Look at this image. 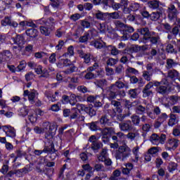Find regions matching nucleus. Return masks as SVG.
<instances>
[{"label": "nucleus", "instance_id": "f257e3e1", "mask_svg": "<svg viewBox=\"0 0 180 180\" xmlns=\"http://www.w3.org/2000/svg\"><path fill=\"white\" fill-rule=\"evenodd\" d=\"M153 86L155 87L156 94L162 96L167 95L169 92L168 86H169V82L167 78L162 79L160 82L153 81L148 82L142 90L143 98H150V96L154 95V92L151 90Z\"/></svg>", "mask_w": 180, "mask_h": 180}, {"label": "nucleus", "instance_id": "f03ea898", "mask_svg": "<svg viewBox=\"0 0 180 180\" xmlns=\"http://www.w3.org/2000/svg\"><path fill=\"white\" fill-rule=\"evenodd\" d=\"M129 89V84L124 83L123 82L118 80L115 84H111L105 89V96L108 99H116L117 96L124 98L126 96V91L123 89Z\"/></svg>", "mask_w": 180, "mask_h": 180}, {"label": "nucleus", "instance_id": "7ed1b4c3", "mask_svg": "<svg viewBox=\"0 0 180 180\" xmlns=\"http://www.w3.org/2000/svg\"><path fill=\"white\" fill-rule=\"evenodd\" d=\"M131 155V149L127 145L120 146L115 150V157L120 161H126Z\"/></svg>", "mask_w": 180, "mask_h": 180}, {"label": "nucleus", "instance_id": "20e7f679", "mask_svg": "<svg viewBox=\"0 0 180 180\" xmlns=\"http://www.w3.org/2000/svg\"><path fill=\"white\" fill-rule=\"evenodd\" d=\"M57 21L53 17H49L46 18V26H41L39 30L41 34L44 36H50L51 32L56 29V24Z\"/></svg>", "mask_w": 180, "mask_h": 180}, {"label": "nucleus", "instance_id": "39448f33", "mask_svg": "<svg viewBox=\"0 0 180 180\" xmlns=\"http://www.w3.org/2000/svg\"><path fill=\"white\" fill-rule=\"evenodd\" d=\"M137 32L143 36V37L140 39V41L141 43H143L144 44L148 43V38L151 34H155V32L150 31V29L147 27L139 28L137 30Z\"/></svg>", "mask_w": 180, "mask_h": 180}, {"label": "nucleus", "instance_id": "423d86ee", "mask_svg": "<svg viewBox=\"0 0 180 180\" xmlns=\"http://www.w3.org/2000/svg\"><path fill=\"white\" fill-rule=\"evenodd\" d=\"M119 127L121 131H123L124 133H127L128 131H134V130H136V128L134 126H133V123L129 120L120 122L119 124Z\"/></svg>", "mask_w": 180, "mask_h": 180}, {"label": "nucleus", "instance_id": "0eeeda50", "mask_svg": "<svg viewBox=\"0 0 180 180\" xmlns=\"http://www.w3.org/2000/svg\"><path fill=\"white\" fill-rule=\"evenodd\" d=\"M166 139L167 136L164 134H160V136L157 134H153L150 136V141L154 146H158V144H164Z\"/></svg>", "mask_w": 180, "mask_h": 180}, {"label": "nucleus", "instance_id": "6e6552de", "mask_svg": "<svg viewBox=\"0 0 180 180\" xmlns=\"http://www.w3.org/2000/svg\"><path fill=\"white\" fill-rule=\"evenodd\" d=\"M77 109H80L81 110H84L86 113L89 115L90 117H93V116L96 115V110L94 108V107L89 105V106H86L84 104H77Z\"/></svg>", "mask_w": 180, "mask_h": 180}, {"label": "nucleus", "instance_id": "1a4fd4ad", "mask_svg": "<svg viewBox=\"0 0 180 180\" xmlns=\"http://www.w3.org/2000/svg\"><path fill=\"white\" fill-rule=\"evenodd\" d=\"M12 58V53L9 50H4L0 52V64L8 63Z\"/></svg>", "mask_w": 180, "mask_h": 180}, {"label": "nucleus", "instance_id": "9d476101", "mask_svg": "<svg viewBox=\"0 0 180 180\" xmlns=\"http://www.w3.org/2000/svg\"><path fill=\"white\" fill-rule=\"evenodd\" d=\"M1 26H10L11 27H18V24L16 21H13L12 20V17L11 16H6L3 20L1 21Z\"/></svg>", "mask_w": 180, "mask_h": 180}, {"label": "nucleus", "instance_id": "9b49d317", "mask_svg": "<svg viewBox=\"0 0 180 180\" xmlns=\"http://www.w3.org/2000/svg\"><path fill=\"white\" fill-rule=\"evenodd\" d=\"M98 122L103 127H105V126H110L112 124V122H110V119H109V115L104 114L101 115Z\"/></svg>", "mask_w": 180, "mask_h": 180}, {"label": "nucleus", "instance_id": "f8f14e48", "mask_svg": "<svg viewBox=\"0 0 180 180\" xmlns=\"http://www.w3.org/2000/svg\"><path fill=\"white\" fill-rule=\"evenodd\" d=\"M148 41H150L152 46H158V44L161 43V38H160V35L155 32V34H151V36L148 38Z\"/></svg>", "mask_w": 180, "mask_h": 180}, {"label": "nucleus", "instance_id": "ddd939ff", "mask_svg": "<svg viewBox=\"0 0 180 180\" xmlns=\"http://www.w3.org/2000/svg\"><path fill=\"white\" fill-rule=\"evenodd\" d=\"M36 94L37 95V91L36 90H32L29 91V90L24 91L23 96H28V100L30 103L33 105L34 103V98H36Z\"/></svg>", "mask_w": 180, "mask_h": 180}, {"label": "nucleus", "instance_id": "4468645a", "mask_svg": "<svg viewBox=\"0 0 180 180\" xmlns=\"http://www.w3.org/2000/svg\"><path fill=\"white\" fill-rule=\"evenodd\" d=\"M12 40L14 44H17L18 47H22L25 44V37H23V35L18 34L16 37H13Z\"/></svg>", "mask_w": 180, "mask_h": 180}, {"label": "nucleus", "instance_id": "2eb2a0df", "mask_svg": "<svg viewBox=\"0 0 180 180\" xmlns=\"http://www.w3.org/2000/svg\"><path fill=\"white\" fill-rule=\"evenodd\" d=\"M94 16L98 20H105V22H108V13H103L98 10L96 11Z\"/></svg>", "mask_w": 180, "mask_h": 180}, {"label": "nucleus", "instance_id": "dca6fc26", "mask_svg": "<svg viewBox=\"0 0 180 180\" xmlns=\"http://www.w3.org/2000/svg\"><path fill=\"white\" fill-rule=\"evenodd\" d=\"M164 12V8H160V11H157L156 12H153L150 13V20L156 21L161 18V15H162V13Z\"/></svg>", "mask_w": 180, "mask_h": 180}, {"label": "nucleus", "instance_id": "f3484780", "mask_svg": "<svg viewBox=\"0 0 180 180\" xmlns=\"http://www.w3.org/2000/svg\"><path fill=\"white\" fill-rule=\"evenodd\" d=\"M108 100L110 101V105L112 106H114L117 113H122V112H123V110L122 109V103H120V101H117L113 99H111V100L108 99Z\"/></svg>", "mask_w": 180, "mask_h": 180}, {"label": "nucleus", "instance_id": "a211bd4d", "mask_svg": "<svg viewBox=\"0 0 180 180\" xmlns=\"http://www.w3.org/2000/svg\"><path fill=\"white\" fill-rule=\"evenodd\" d=\"M4 131H5L6 136L8 137H15L16 136V131H15V129L12 127H8V126H4Z\"/></svg>", "mask_w": 180, "mask_h": 180}, {"label": "nucleus", "instance_id": "6ab92c4d", "mask_svg": "<svg viewBox=\"0 0 180 180\" xmlns=\"http://www.w3.org/2000/svg\"><path fill=\"white\" fill-rule=\"evenodd\" d=\"M25 33L27 36H29V37H31V39H36V37L39 36V31L34 28L27 29L25 31Z\"/></svg>", "mask_w": 180, "mask_h": 180}, {"label": "nucleus", "instance_id": "aec40b11", "mask_svg": "<svg viewBox=\"0 0 180 180\" xmlns=\"http://www.w3.org/2000/svg\"><path fill=\"white\" fill-rule=\"evenodd\" d=\"M148 6L150 9H156L157 11H160V8H162L160 6V1L157 0L149 1L148 2Z\"/></svg>", "mask_w": 180, "mask_h": 180}, {"label": "nucleus", "instance_id": "412c9836", "mask_svg": "<svg viewBox=\"0 0 180 180\" xmlns=\"http://www.w3.org/2000/svg\"><path fill=\"white\" fill-rule=\"evenodd\" d=\"M169 119L167 122L168 126L170 127H174L175 124H178V119H176V115L174 114L171 113L169 116Z\"/></svg>", "mask_w": 180, "mask_h": 180}, {"label": "nucleus", "instance_id": "4be33fe9", "mask_svg": "<svg viewBox=\"0 0 180 180\" xmlns=\"http://www.w3.org/2000/svg\"><path fill=\"white\" fill-rule=\"evenodd\" d=\"M167 77L173 80L178 79L179 78V72L175 69L170 70L167 72Z\"/></svg>", "mask_w": 180, "mask_h": 180}, {"label": "nucleus", "instance_id": "5701e85b", "mask_svg": "<svg viewBox=\"0 0 180 180\" xmlns=\"http://www.w3.org/2000/svg\"><path fill=\"white\" fill-rule=\"evenodd\" d=\"M98 124L99 122L98 121H95L86 124V126L91 130V131H98V130L101 129L100 127L98 126Z\"/></svg>", "mask_w": 180, "mask_h": 180}, {"label": "nucleus", "instance_id": "b1692460", "mask_svg": "<svg viewBox=\"0 0 180 180\" xmlns=\"http://www.w3.org/2000/svg\"><path fill=\"white\" fill-rule=\"evenodd\" d=\"M179 63L174 60V59L168 58L166 60V68L167 70H171V68H174V67H176L178 65Z\"/></svg>", "mask_w": 180, "mask_h": 180}, {"label": "nucleus", "instance_id": "393cba45", "mask_svg": "<svg viewBox=\"0 0 180 180\" xmlns=\"http://www.w3.org/2000/svg\"><path fill=\"white\" fill-rule=\"evenodd\" d=\"M102 147H103V144L99 141L94 142V143H91V148L94 153H98V151H99Z\"/></svg>", "mask_w": 180, "mask_h": 180}, {"label": "nucleus", "instance_id": "a878e982", "mask_svg": "<svg viewBox=\"0 0 180 180\" xmlns=\"http://www.w3.org/2000/svg\"><path fill=\"white\" fill-rule=\"evenodd\" d=\"M57 131V124H52L49 125V134H46L45 135L46 139H47L49 137V136H56V133Z\"/></svg>", "mask_w": 180, "mask_h": 180}, {"label": "nucleus", "instance_id": "bb28decb", "mask_svg": "<svg viewBox=\"0 0 180 180\" xmlns=\"http://www.w3.org/2000/svg\"><path fill=\"white\" fill-rule=\"evenodd\" d=\"M108 157V149L103 148L101 152L97 155L98 161H103Z\"/></svg>", "mask_w": 180, "mask_h": 180}, {"label": "nucleus", "instance_id": "cd10ccee", "mask_svg": "<svg viewBox=\"0 0 180 180\" xmlns=\"http://www.w3.org/2000/svg\"><path fill=\"white\" fill-rule=\"evenodd\" d=\"M91 45L94 46L96 49H103L106 46V43L102 42L99 40H94L91 42Z\"/></svg>", "mask_w": 180, "mask_h": 180}, {"label": "nucleus", "instance_id": "c85d7f7f", "mask_svg": "<svg viewBox=\"0 0 180 180\" xmlns=\"http://www.w3.org/2000/svg\"><path fill=\"white\" fill-rule=\"evenodd\" d=\"M99 131H101L102 136H110V134H112V131H113V128L112 127L100 128Z\"/></svg>", "mask_w": 180, "mask_h": 180}, {"label": "nucleus", "instance_id": "c756f323", "mask_svg": "<svg viewBox=\"0 0 180 180\" xmlns=\"http://www.w3.org/2000/svg\"><path fill=\"white\" fill-rule=\"evenodd\" d=\"M128 131L127 134H126V137L128 139V140H130L131 141H134V140H136V137H139V134L137 131Z\"/></svg>", "mask_w": 180, "mask_h": 180}, {"label": "nucleus", "instance_id": "7c9ffc66", "mask_svg": "<svg viewBox=\"0 0 180 180\" xmlns=\"http://www.w3.org/2000/svg\"><path fill=\"white\" fill-rule=\"evenodd\" d=\"M94 85H96L98 88H103L108 85V80L105 79H98L94 82Z\"/></svg>", "mask_w": 180, "mask_h": 180}, {"label": "nucleus", "instance_id": "2f4dec72", "mask_svg": "<svg viewBox=\"0 0 180 180\" xmlns=\"http://www.w3.org/2000/svg\"><path fill=\"white\" fill-rule=\"evenodd\" d=\"M142 77L145 79V81H147L148 82H151V78H153V73L143 70L142 72Z\"/></svg>", "mask_w": 180, "mask_h": 180}, {"label": "nucleus", "instance_id": "473e14b6", "mask_svg": "<svg viewBox=\"0 0 180 180\" xmlns=\"http://www.w3.org/2000/svg\"><path fill=\"white\" fill-rule=\"evenodd\" d=\"M51 4L50 5L53 8H56V9H58V8L63 6V0H50Z\"/></svg>", "mask_w": 180, "mask_h": 180}, {"label": "nucleus", "instance_id": "72a5a7b5", "mask_svg": "<svg viewBox=\"0 0 180 180\" xmlns=\"http://www.w3.org/2000/svg\"><path fill=\"white\" fill-rule=\"evenodd\" d=\"M120 15L117 11L113 13H107V21L110 20L111 19H119Z\"/></svg>", "mask_w": 180, "mask_h": 180}, {"label": "nucleus", "instance_id": "f704fd0d", "mask_svg": "<svg viewBox=\"0 0 180 180\" xmlns=\"http://www.w3.org/2000/svg\"><path fill=\"white\" fill-rule=\"evenodd\" d=\"M137 89H131L128 91V95L131 99H137L139 94H137Z\"/></svg>", "mask_w": 180, "mask_h": 180}, {"label": "nucleus", "instance_id": "c9c22d12", "mask_svg": "<svg viewBox=\"0 0 180 180\" xmlns=\"http://www.w3.org/2000/svg\"><path fill=\"white\" fill-rule=\"evenodd\" d=\"M1 1L0 0V11H5L7 6L12 4V0Z\"/></svg>", "mask_w": 180, "mask_h": 180}, {"label": "nucleus", "instance_id": "e433bc0d", "mask_svg": "<svg viewBox=\"0 0 180 180\" xmlns=\"http://www.w3.org/2000/svg\"><path fill=\"white\" fill-rule=\"evenodd\" d=\"M77 110H81V109H78V107L76 104V108H73L71 109V115L70 116V120H72L74 119H77L78 117V112Z\"/></svg>", "mask_w": 180, "mask_h": 180}, {"label": "nucleus", "instance_id": "4c0bfd02", "mask_svg": "<svg viewBox=\"0 0 180 180\" xmlns=\"http://www.w3.org/2000/svg\"><path fill=\"white\" fill-rule=\"evenodd\" d=\"M131 175L133 178H138L139 179H141V178H143L141 172H140V170L137 167L134 168L133 172H131Z\"/></svg>", "mask_w": 180, "mask_h": 180}, {"label": "nucleus", "instance_id": "58836bf2", "mask_svg": "<svg viewBox=\"0 0 180 180\" xmlns=\"http://www.w3.org/2000/svg\"><path fill=\"white\" fill-rule=\"evenodd\" d=\"M115 72L117 75H122V74L124 73V67H123V65L120 64L118 65L115 66Z\"/></svg>", "mask_w": 180, "mask_h": 180}, {"label": "nucleus", "instance_id": "ea45409f", "mask_svg": "<svg viewBox=\"0 0 180 180\" xmlns=\"http://www.w3.org/2000/svg\"><path fill=\"white\" fill-rule=\"evenodd\" d=\"M160 151L159 147H153L148 149V153L152 156L155 157L158 155V153Z\"/></svg>", "mask_w": 180, "mask_h": 180}, {"label": "nucleus", "instance_id": "a19ab883", "mask_svg": "<svg viewBox=\"0 0 180 180\" xmlns=\"http://www.w3.org/2000/svg\"><path fill=\"white\" fill-rule=\"evenodd\" d=\"M43 151L44 153H49L51 154L53 151H57V150L54 148V143H51L49 146H45Z\"/></svg>", "mask_w": 180, "mask_h": 180}, {"label": "nucleus", "instance_id": "79ce46f5", "mask_svg": "<svg viewBox=\"0 0 180 180\" xmlns=\"http://www.w3.org/2000/svg\"><path fill=\"white\" fill-rule=\"evenodd\" d=\"M44 95L46 98H48V99H49V101H51V102H56V101H57V97L53 96L51 91H46Z\"/></svg>", "mask_w": 180, "mask_h": 180}, {"label": "nucleus", "instance_id": "37998d69", "mask_svg": "<svg viewBox=\"0 0 180 180\" xmlns=\"http://www.w3.org/2000/svg\"><path fill=\"white\" fill-rule=\"evenodd\" d=\"M136 113L137 115H144L146 113V107L139 105L136 107Z\"/></svg>", "mask_w": 180, "mask_h": 180}, {"label": "nucleus", "instance_id": "c03bdc74", "mask_svg": "<svg viewBox=\"0 0 180 180\" xmlns=\"http://www.w3.org/2000/svg\"><path fill=\"white\" fill-rule=\"evenodd\" d=\"M131 122L134 126H139L140 124V117L137 115H134L131 117Z\"/></svg>", "mask_w": 180, "mask_h": 180}, {"label": "nucleus", "instance_id": "a18cd8bd", "mask_svg": "<svg viewBox=\"0 0 180 180\" xmlns=\"http://www.w3.org/2000/svg\"><path fill=\"white\" fill-rule=\"evenodd\" d=\"M109 7L112 8L114 11H119V9L122 8V4H120V3L115 2V0H112Z\"/></svg>", "mask_w": 180, "mask_h": 180}, {"label": "nucleus", "instance_id": "49530a36", "mask_svg": "<svg viewBox=\"0 0 180 180\" xmlns=\"http://www.w3.org/2000/svg\"><path fill=\"white\" fill-rule=\"evenodd\" d=\"M179 141L176 139H172L168 141V144L172 147V148H176L178 147V143Z\"/></svg>", "mask_w": 180, "mask_h": 180}, {"label": "nucleus", "instance_id": "de8ad7c7", "mask_svg": "<svg viewBox=\"0 0 180 180\" xmlns=\"http://www.w3.org/2000/svg\"><path fill=\"white\" fill-rule=\"evenodd\" d=\"M176 168H178V164H176L174 162H170L167 167V169H168L169 172H174V171H175V169H176Z\"/></svg>", "mask_w": 180, "mask_h": 180}, {"label": "nucleus", "instance_id": "09e8293b", "mask_svg": "<svg viewBox=\"0 0 180 180\" xmlns=\"http://www.w3.org/2000/svg\"><path fill=\"white\" fill-rule=\"evenodd\" d=\"M89 39V33L85 32L83 36L79 38V43H87Z\"/></svg>", "mask_w": 180, "mask_h": 180}, {"label": "nucleus", "instance_id": "8fccbe9b", "mask_svg": "<svg viewBox=\"0 0 180 180\" xmlns=\"http://www.w3.org/2000/svg\"><path fill=\"white\" fill-rule=\"evenodd\" d=\"M139 150H140L139 146H136L132 149V153L135 155V160H133L134 162L139 161Z\"/></svg>", "mask_w": 180, "mask_h": 180}, {"label": "nucleus", "instance_id": "3c124183", "mask_svg": "<svg viewBox=\"0 0 180 180\" xmlns=\"http://www.w3.org/2000/svg\"><path fill=\"white\" fill-rule=\"evenodd\" d=\"M118 61H119V60H117V59H115L113 58H110L107 60L106 64H107V65H109L110 67H113V65H116V64H117Z\"/></svg>", "mask_w": 180, "mask_h": 180}, {"label": "nucleus", "instance_id": "603ef678", "mask_svg": "<svg viewBox=\"0 0 180 180\" xmlns=\"http://www.w3.org/2000/svg\"><path fill=\"white\" fill-rule=\"evenodd\" d=\"M168 119V115L167 113L163 112L158 117L157 120L160 122V123H164Z\"/></svg>", "mask_w": 180, "mask_h": 180}, {"label": "nucleus", "instance_id": "864d4df0", "mask_svg": "<svg viewBox=\"0 0 180 180\" xmlns=\"http://www.w3.org/2000/svg\"><path fill=\"white\" fill-rule=\"evenodd\" d=\"M167 53H170L172 54L173 53H176V50L174 48V45L172 44H168L166 46Z\"/></svg>", "mask_w": 180, "mask_h": 180}, {"label": "nucleus", "instance_id": "5fc2aeb1", "mask_svg": "<svg viewBox=\"0 0 180 180\" xmlns=\"http://www.w3.org/2000/svg\"><path fill=\"white\" fill-rule=\"evenodd\" d=\"M29 113V109H27V107H22L20 109L19 115L20 116H27Z\"/></svg>", "mask_w": 180, "mask_h": 180}, {"label": "nucleus", "instance_id": "6e6d98bb", "mask_svg": "<svg viewBox=\"0 0 180 180\" xmlns=\"http://www.w3.org/2000/svg\"><path fill=\"white\" fill-rule=\"evenodd\" d=\"M97 27L100 33H106V25L105 23H98Z\"/></svg>", "mask_w": 180, "mask_h": 180}, {"label": "nucleus", "instance_id": "4d7b16f0", "mask_svg": "<svg viewBox=\"0 0 180 180\" xmlns=\"http://www.w3.org/2000/svg\"><path fill=\"white\" fill-rule=\"evenodd\" d=\"M127 73L134 74V75H137V74H139V70L134 69V68L128 66L126 70V74Z\"/></svg>", "mask_w": 180, "mask_h": 180}, {"label": "nucleus", "instance_id": "13d9d810", "mask_svg": "<svg viewBox=\"0 0 180 180\" xmlns=\"http://www.w3.org/2000/svg\"><path fill=\"white\" fill-rule=\"evenodd\" d=\"M109 47L110 48V53L112 56H117V54L120 53V51H119L116 46L110 45Z\"/></svg>", "mask_w": 180, "mask_h": 180}, {"label": "nucleus", "instance_id": "bf43d9fd", "mask_svg": "<svg viewBox=\"0 0 180 180\" xmlns=\"http://www.w3.org/2000/svg\"><path fill=\"white\" fill-rule=\"evenodd\" d=\"M130 82H131V84H137V82H138V84L139 85H140V84H142V85H144V84L143 82H141V80L139 81V79L136 76H131L130 77Z\"/></svg>", "mask_w": 180, "mask_h": 180}, {"label": "nucleus", "instance_id": "052dcab7", "mask_svg": "<svg viewBox=\"0 0 180 180\" xmlns=\"http://www.w3.org/2000/svg\"><path fill=\"white\" fill-rule=\"evenodd\" d=\"M141 15L143 18V19H147L148 20H150V17L151 14H150V13H148V11L146 10H142L141 11Z\"/></svg>", "mask_w": 180, "mask_h": 180}, {"label": "nucleus", "instance_id": "680f3d73", "mask_svg": "<svg viewBox=\"0 0 180 180\" xmlns=\"http://www.w3.org/2000/svg\"><path fill=\"white\" fill-rule=\"evenodd\" d=\"M130 53H139L140 51V46L134 45L129 49Z\"/></svg>", "mask_w": 180, "mask_h": 180}, {"label": "nucleus", "instance_id": "e2e57ef3", "mask_svg": "<svg viewBox=\"0 0 180 180\" xmlns=\"http://www.w3.org/2000/svg\"><path fill=\"white\" fill-rule=\"evenodd\" d=\"M82 58L84 59L85 64H89L91 63V53H86Z\"/></svg>", "mask_w": 180, "mask_h": 180}, {"label": "nucleus", "instance_id": "0e129e2a", "mask_svg": "<svg viewBox=\"0 0 180 180\" xmlns=\"http://www.w3.org/2000/svg\"><path fill=\"white\" fill-rule=\"evenodd\" d=\"M77 91H79V92H82V94H86V92H89V90L86 86L84 85L77 86Z\"/></svg>", "mask_w": 180, "mask_h": 180}, {"label": "nucleus", "instance_id": "69168bd1", "mask_svg": "<svg viewBox=\"0 0 180 180\" xmlns=\"http://www.w3.org/2000/svg\"><path fill=\"white\" fill-rule=\"evenodd\" d=\"M60 106H61V103H60L53 104L51 105V110H52L53 112H58V110H60Z\"/></svg>", "mask_w": 180, "mask_h": 180}, {"label": "nucleus", "instance_id": "338daca9", "mask_svg": "<svg viewBox=\"0 0 180 180\" xmlns=\"http://www.w3.org/2000/svg\"><path fill=\"white\" fill-rule=\"evenodd\" d=\"M26 68V62L22 60L20 63L19 65L17 67V71H22L24 68Z\"/></svg>", "mask_w": 180, "mask_h": 180}, {"label": "nucleus", "instance_id": "774afa93", "mask_svg": "<svg viewBox=\"0 0 180 180\" xmlns=\"http://www.w3.org/2000/svg\"><path fill=\"white\" fill-rule=\"evenodd\" d=\"M172 134L175 136V137H178L180 136V125L177 126L176 128H174L173 129V132Z\"/></svg>", "mask_w": 180, "mask_h": 180}]
</instances>
